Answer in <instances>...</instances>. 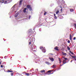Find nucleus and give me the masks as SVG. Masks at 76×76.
Returning a JSON list of instances; mask_svg holds the SVG:
<instances>
[{
	"mask_svg": "<svg viewBox=\"0 0 76 76\" xmlns=\"http://www.w3.org/2000/svg\"><path fill=\"white\" fill-rule=\"evenodd\" d=\"M67 48L68 50H70V48L69 46L67 47Z\"/></svg>",
	"mask_w": 76,
	"mask_h": 76,
	"instance_id": "nucleus-25",
	"label": "nucleus"
},
{
	"mask_svg": "<svg viewBox=\"0 0 76 76\" xmlns=\"http://www.w3.org/2000/svg\"><path fill=\"white\" fill-rule=\"evenodd\" d=\"M50 74H51V73H50V74H48V75H50Z\"/></svg>",
	"mask_w": 76,
	"mask_h": 76,
	"instance_id": "nucleus-46",
	"label": "nucleus"
},
{
	"mask_svg": "<svg viewBox=\"0 0 76 76\" xmlns=\"http://www.w3.org/2000/svg\"><path fill=\"white\" fill-rule=\"evenodd\" d=\"M32 50H33V48L32 49Z\"/></svg>",
	"mask_w": 76,
	"mask_h": 76,
	"instance_id": "nucleus-49",
	"label": "nucleus"
},
{
	"mask_svg": "<svg viewBox=\"0 0 76 76\" xmlns=\"http://www.w3.org/2000/svg\"><path fill=\"white\" fill-rule=\"evenodd\" d=\"M58 59H59V61H61V59H60V58H58Z\"/></svg>",
	"mask_w": 76,
	"mask_h": 76,
	"instance_id": "nucleus-32",
	"label": "nucleus"
},
{
	"mask_svg": "<svg viewBox=\"0 0 76 76\" xmlns=\"http://www.w3.org/2000/svg\"><path fill=\"white\" fill-rule=\"evenodd\" d=\"M63 64H66V60H63Z\"/></svg>",
	"mask_w": 76,
	"mask_h": 76,
	"instance_id": "nucleus-13",
	"label": "nucleus"
},
{
	"mask_svg": "<svg viewBox=\"0 0 76 76\" xmlns=\"http://www.w3.org/2000/svg\"><path fill=\"white\" fill-rule=\"evenodd\" d=\"M23 1V0H20L19 2V5L20 6L22 4V2Z\"/></svg>",
	"mask_w": 76,
	"mask_h": 76,
	"instance_id": "nucleus-9",
	"label": "nucleus"
},
{
	"mask_svg": "<svg viewBox=\"0 0 76 76\" xmlns=\"http://www.w3.org/2000/svg\"><path fill=\"white\" fill-rule=\"evenodd\" d=\"M67 42L69 44H70V41L69 40H68Z\"/></svg>",
	"mask_w": 76,
	"mask_h": 76,
	"instance_id": "nucleus-29",
	"label": "nucleus"
},
{
	"mask_svg": "<svg viewBox=\"0 0 76 76\" xmlns=\"http://www.w3.org/2000/svg\"><path fill=\"white\" fill-rule=\"evenodd\" d=\"M7 72H13V71H10L9 70H8L7 71Z\"/></svg>",
	"mask_w": 76,
	"mask_h": 76,
	"instance_id": "nucleus-21",
	"label": "nucleus"
},
{
	"mask_svg": "<svg viewBox=\"0 0 76 76\" xmlns=\"http://www.w3.org/2000/svg\"><path fill=\"white\" fill-rule=\"evenodd\" d=\"M54 50H56V51H59V49L58 48V47L57 46H56V47L54 48Z\"/></svg>",
	"mask_w": 76,
	"mask_h": 76,
	"instance_id": "nucleus-6",
	"label": "nucleus"
},
{
	"mask_svg": "<svg viewBox=\"0 0 76 76\" xmlns=\"http://www.w3.org/2000/svg\"><path fill=\"white\" fill-rule=\"evenodd\" d=\"M59 13V11L58 10L56 12V14H58Z\"/></svg>",
	"mask_w": 76,
	"mask_h": 76,
	"instance_id": "nucleus-24",
	"label": "nucleus"
},
{
	"mask_svg": "<svg viewBox=\"0 0 76 76\" xmlns=\"http://www.w3.org/2000/svg\"><path fill=\"white\" fill-rule=\"evenodd\" d=\"M45 70L44 69H43V70H41L40 71V72H41V73H43L44 72H45Z\"/></svg>",
	"mask_w": 76,
	"mask_h": 76,
	"instance_id": "nucleus-16",
	"label": "nucleus"
},
{
	"mask_svg": "<svg viewBox=\"0 0 76 76\" xmlns=\"http://www.w3.org/2000/svg\"><path fill=\"white\" fill-rule=\"evenodd\" d=\"M60 12H63V10L62 9L60 10Z\"/></svg>",
	"mask_w": 76,
	"mask_h": 76,
	"instance_id": "nucleus-30",
	"label": "nucleus"
},
{
	"mask_svg": "<svg viewBox=\"0 0 76 76\" xmlns=\"http://www.w3.org/2000/svg\"><path fill=\"white\" fill-rule=\"evenodd\" d=\"M74 60H76V59H74Z\"/></svg>",
	"mask_w": 76,
	"mask_h": 76,
	"instance_id": "nucleus-45",
	"label": "nucleus"
},
{
	"mask_svg": "<svg viewBox=\"0 0 76 76\" xmlns=\"http://www.w3.org/2000/svg\"><path fill=\"white\" fill-rule=\"evenodd\" d=\"M72 35H71V34H69V39L72 41Z\"/></svg>",
	"mask_w": 76,
	"mask_h": 76,
	"instance_id": "nucleus-8",
	"label": "nucleus"
},
{
	"mask_svg": "<svg viewBox=\"0 0 76 76\" xmlns=\"http://www.w3.org/2000/svg\"><path fill=\"white\" fill-rule=\"evenodd\" d=\"M69 55H70V56H71V54H70V53H69Z\"/></svg>",
	"mask_w": 76,
	"mask_h": 76,
	"instance_id": "nucleus-43",
	"label": "nucleus"
},
{
	"mask_svg": "<svg viewBox=\"0 0 76 76\" xmlns=\"http://www.w3.org/2000/svg\"><path fill=\"white\" fill-rule=\"evenodd\" d=\"M25 75H27V76H29V73H26Z\"/></svg>",
	"mask_w": 76,
	"mask_h": 76,
	"instance_id": "nucleus-23",
	"label": "nucleus"
},
{
	"mask_svg": "<svg viewBox=\"0 0 76 76\" xmlns=\"http://www.w3.org/2000/svg\"><path fill=\"white\" fill-rule=\"evenodd\" d=\"M72 61H73V60H72L71 61V63H72Z\"/></svg>",
	"mask_w": 76,
	"mask_h": 76,
	"instance_id": "nucleus-42",
	"label": "nucleus"
},
{
	"mask_svg": "<svg viewBox=\"0 0 76 76\" xmlns=\"http://www.w3.org/2000/svg\"><path fill=\"white\" fill-rule=\"evenodd\" d=\"M18 15H19V13L17 12L16 14L14 15V16L15 18H16V17H18Z\"/></svg>",
	"mask_w": 76,
	"mask_h": 76,
	"instance_id": "nucleus-7",
	"label": "nucleus"
},
{
	"mask_svg": "<svg viewBox=\"0 0 76 76\" xmlns=\"http://www.w3.org/2000/svg\"><path fill=\"white\" fill-rule=\"evenodd\" d=\"M33 41H34V38L33 37H30L29 41H31L32 42H33Z\"/></svg>",
	"mask_w": 76,
	"mask_h": 76,
	"instance_id": "nucleus-5",
	"label": "nucleus"
},
{
	"mask_svg": "<svg viewBox=\"0 0 76 76\" xmlns=\"http://www.w3.org/2000/svg\"><path fill=\"white\" fill-rule=\"evenodd\" d=\"M40 49L42 50L43 53H45V52H46V50H45V49L42 47H40Z\"/></svg>",
	"mask_w": 76,
	"mask_h": 76,
	"instance_id": "nucleus-2",
	"label": "nucleus"
},
{
	"mask_svg": "<svg viewBox=\"0 0 76 76\" xmlns=\"http://www.w3.org/2000/svg\"><path fill=\"white\" fill-rule=\"evenodd\" d=\"M63 65H64V64H63L62 65H61V66H63Z\"/></svg>",
	"mask_w": 76,
	"mask_h": 76,
	"instance_id": "nucleus-44",
	"label": "nucleus"
},
{
	"mask_svg": "<svg viewBox=\"0 0 76 76\" xmlns=\"http://www.w3.org/2000/svg\"><path fill=\"white\" fill-rule=\"evenodd\" d=\"M52 70H49L47 72V73H51V72H52Z\"/></svg>",
	"mask_w": 76,
	"mask_h": 76,
	"instance_id": "nucleus-17",
	"label": "nucleus"
},
{
	"mask_svg": "<svg viewBox=\"0 0 76 76\" xmlns=\"http://www.w3.org/2000/svg\"><path fill=\"white\" fill-rule=\"evenodd\" d=\"M61 61H59V63H60V64H61Z\"/></svg>",
	"mask_w": 76,
	"mask_h": 76,
	"instance_id": "nucleus-39",
	"label": "nucleus"
},
{
	"mask_svg": "<svg viewBox=\"0 0 76 76\" xmlns=\"http://www.w3.org/2000/svg\"><path fill=\"white\" fill-rule=\"evenodd\" d=\"M46 14H47V12H45V13H44V16H45V15H46Z\"/></svg>",
	"mask_w": 76,
	"mask_h": 76,
	"instance_id": "nucleus-28",
	"label": "nucleus"
},
{
	"mask_svg": "<svg viewBox=\"0 0 76 76\" xmlns=\"http://www.w3.org/2000/svg\"><path fill=\"white\" fill-rule=\"evenodd\" d=\"M63 58L64 59V60H67V58H65L64 57H63Z\"/></svg>",
	"mask_w": 76,
	"mask_h": 76,
	"instance_id": "nucleus-27",
	"label": "nucleus"
},
{
	"mask_svg": "<svg viewBox=\"0 0 76 76\" xmlns=\"http://www.w3.org/2000/svg\"><path fill=\"white\" fill-rule=\"evenodd\" d=\"M1 68H3V66L2 65H1Z\"/></svg>",
	"mask_w": 76,
	"mask_h": 76,
	"instance_id": "nucleus-33",
	"label": "nucleus"
},
{
	"mask_svg": "<svg viewBox=\"0 0 76 76\" xmlns=\"http://www.w3.org/2000/svg\"><path fill=\"white\" fill-rule=\"evenodd\" d=\"M4 0H0V2L1 3H4Z\"/></svg>",
	"mask_w": 76,
	"mask_h": 76,
	"instance_id": "nucleus-12",
	"label": "nucleus"
},
{
	"mask_svg": "<svg viewBox=\"0 0 76 76\" xmlns=\"http://www.w3.org/2000/svg\"><path fill=\"white\" fill-rule=\"evenodd\" d=\"M62 54L63 55V56H66L67 55V53L63 52H62Z\"/></svg>",
	"mask_w": 76,
	"mask_h": 76,
	"instance_id": "nucleus-10",
	"label": "nucleus"
},
{
	"mask_svg": "<svg viewBox=\"0 0 76 76\" xmlns=\"http://www.w3.org/2000/svg\"><path fill=\"white\" fill-rule=\"evenodd\" d=\"M45 63H46V64H48V65L50 64V63L49 62L46 61Z\"/></svg>",
	"mask_w": 76,
	"mask_h": 76,
	"instance_id": "nucleus-14",
	"label": "nucleus"
},
{
	"mask_svg": "<svg viewBox=\"0 0 76 76\" xmlns=\"http://www.w3.org/2000/svg\"><path fill=\"white\" fill-rule=\"evenodd\" d=\"M10 70H11V69H10Z\"/></svg>",
	"mask_w": 76,
	"mask_h": 76,
	"instance_id": "nucleus-48",
	"label": "nucleus"
},
{
	"mask_svg": "<svg viewBox=\"0 0 76 76\" xmlns=\"http://www.w3.org/2000/svg\"><path fill=\"white\" fill-rule=\"evenodd\" d=\"M26 9H27L26 8H24V10H23V12H24V13H25V12H26Z\"/></svg>",
	"mask_w": 76,
	"mask_h": 76,
	"instance_id": "nucleus-11",
	"label": "nucleus"
},
{
	"mask_svg": "<svg viewBox=\"0 0 76 76\" xmlns=\"http://www.w3.org/2000/svg\"><path fill=\"white\" fill-rule=\"evenodd\" d=\"M54 16H56V14H54Z\"/></svg>",
	"mask_w": 76,
	"mask_h": 76,
	"instance_id": "nucleus-40",
	"label": "nucleus"
},
{
	"mask_svg": "<svg viewBox=\"0 0 76 76\" xmlns=\"http://www.w3.org/2000/svg\"><path fill=\"white\" fill-rule=\"evenodd\" d=\"M15 6H16V4H15L14 5V6L13 7H14Z\"/></svg>",
	"mask_w": 76,
	"mask_h": 76,
	"instance_id": "nucleus-37",
	"label": "nucleus"
},
{
	"mask_svg": "<svg viewBox=\"0 0 76 76\" xmlns=\"http://www.w3.org/2000/svg\"><path fill=\"white\" fill-rule=\"evenodd\" d=\"M12 0H6V1H4V4H7V3H10Z\"/></svg>",
	"mask_w": 76,
	"mask_h": 76,
	"instance_id": "nucleus-3",
	"label": "nucleus"
},
{
	"mask_svg": "<svg viewBox=\"0 0 76 76\" xmlns=\"http://www.w3.org/2000/svg\"><path fill=\"white\" fill-rule=\"evenodd\" d=\"M11 76H13V73H11Z\"/></svg>",
	"mask_w": 76,
	"mask_h": 76,
	"instance_id": "nucleus-31",
	"label": "nucleus"
},
{
	"mask_svg": "<svg viewBox=\"0 0 76 76\" xmlns=\"http://www.w3.org/2000/svg\"><path fill=\"white\" fill-rule=\"evenodd\" d=\"M69 52L70 53H71V54H72V55H73V54H74V53H73L71 51H69Z\"/></svg>",
	"mask_w": 76,
	"mask_h": 76,
	"instance_id": "nucleus-19",
	"label": "nucleus"
},
{
	"mask_svg": "<svg viewBox=\"0 0 76 76\" xmlns=\"http://www.w3.org/2000/svg\"><path fill=\"white\" fill-rule=\"evenodd\" d=\"M54 17H55L54 18L55 19H57V16H55Z\"/></svg>",
	"mask_w": 76,
	"mask_h": 76,
	"instance_id": "nucleus-34",
	"label": "nucleus"
},
{
	"mask_svg": "<svg viewBox=\"0 0 76 76\" xmlns=\"http://www.w3.org/2000/svg\"><path fill=\"white\" fill-rule=\"evenodd\" d=\"M72 57L73 58H74V59H75V58H76V56H72Z\"/></svg>",
	"mask_w": 76,
	"mask_h": 76,
	"instance_id": "nucleus-26",
	"label": "nucleus"
},
{
	"mask_svg": "<svg viewBox=\"0 0 76 76\" xmlns=\"http://www.w3.org/2000/svg\"><path fill=\"white\" fill-rule=\"evenodd\" d=\"M6 57H7V56H6L4 57V58H6Z\"/></svg>",
	"mask_w": 76,
	"mask_h": 76,
	"instance_id": "nucleus-36",
	"label": "nucleus"
},
{
	"mask_svg": "<svg viewBox=\"0 0 76 76\" xmlns=\"http://www.w3.org/2000/svg\"><path fill=\"white\" fill-rule=\"evenodd\" d=\"M31 16L30 15V16H29V19H30V18H31Z\"/></svg>",
	"mask_w": 76,
	"mask_h": 76,
	"instance_id": "nucleus-38",
	"label": "nucleus"
},
{
	"mask_svg": "<svg viewBox=\"0 0 76 76\" xmlns=\"http://www.w3.org/2000/svg\"><path fill=\"white\" fill-rule=\"evenodd\" d=\"M32 42H33L30 41L29 42V44H32Z\"/></svg>",
	"mask_w": 76,
	"mask_h": 76,
	"instance_id": "nucleus-22",
	"label": "nucleus"
},
{
	"mask_svg": "<svg viewBox=\"0 0 76 76\" xmlns=\"http://www.w3.org/2000/svg\"><path fill=\"white\" fill-rule=\"evenodd\" d=\"M70 12H73V10H74L72 9H70Z\"/></svg>",
	"mask_w": 76,
	"mask_h": 76,
	"instance_id": "nucleus-20",
	"label": "nucleus"
},
{
	"mask_svg": "<svg viewBox=\"0 0 76 76\" xmlns=\"http://www.w3.org/2000/svg\"><path fill=\"white\" fill-rule=\"evenodd\" d=\"M56 65H55L54 64L52 66V68H56Z\"/></svg>",
	"mask_w": 76,
	"mask_h": 76,
	"instance_id": "nucleus-15",
	"label": "nucleus"
},
{
	"mask_svg": "<svg viewBox=\"0 0 76 76\" xmlns=\"http://www.w3.org/2000/svg\"><path fill=\"white\" fill-rule=\"evenodd\" d=\"M32 51H35V52H36V50H33Z\"/></svg>",
	"mask_w": 76,
	"mask_h": 76,
	"instance_id": "nucleus-41",
	"label": "nucleus"
},
{
	"mask_svg": "<svg viewBox=\"0 0 76 76\" xmlns=\"http://www.w3.org/2000/svg\"><path fill=\"white\" fill-rule=\"evenodd\" d=\"M51 54V55H53V54Z\"/></svg>",
	"mask_w": 76,
	"mask_h": 76,
	"instance_id": "nucleus-47",
	"label": "nucleus"
},
{
	"mask_svg": "<svg viewBox=\"0 0 76 76\" xmlns=\"http://www.w3.org/2000/svg\"><path fill=\"white\" fill-rule=\"evenodd\" d=\"M27 9H29L30 11H31L32 10V7H31V5H28L26 6Z\"/></svg>",
	"mask_w": 76,
	"mask_h": 76,
	"instance_id": "nucleus-1",
	"label": "nucleus"
},
{
	"mask_svg": "<svg viewBox=\"0 0 76 76\" xmlns=\"http://www.w3.org/2000/svg\"><path fill=\"white\" fill-rule=\"evenodd\" d=\"M50 58V60L51 61H54V58Z\"/></svg>",
	"mask_w": 76,
	"mask_h": 76,
	"instance_id": "nucleus-18",
	"label": "nucleus"
},
{
	"mask_svg": "<svg viewBox=\"0 0 76 76\" xmlns=\"http://www.w3.org/2000/svg\"><path fill=\"white\" fill-rule=\"evenodd\" d=\"M29 34H33L34 32L32 31V30L31 29H30L29 30Z\"/></svg>",
	"mask_w": 76,
	"mask_h": 76,
	"instance_id": "nucleus-4",
	"label": "nucleus"
},
{
	"mask_svg": "<svg viewBox=\"0 0 76 76\" xmlns=\"http://www.w3.org/2000/svg\"><path fill=\"white\" fill-rule=\"evenodd\" d=\"M74 40H75V39H76V37H74Z\"/></svg>",
	"mask_w": 76,
	"mask_h": 76,
	"instance_id": "nucleus-35",
	"label": "nucleus"
}]
</instances>
